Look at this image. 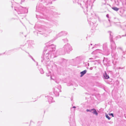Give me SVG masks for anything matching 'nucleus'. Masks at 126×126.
<instances>
[{"label":"nucleus","instance_id":"f257e3e1","mask_svg":"<svg viewBox=\"0 0 126 126\" xmlns=\"http://www.w3.org/2000/svg\"><path fill=\"white\" fill-rule=\"evenodd\" d=\"M104 76L106 79H108L109 78V76L107 74L106 72H105V73L104 74Z\"/></svg>","mask_w":126,"mask_h":126},{"label":"nucleus","instance_id":"f03ea898","mask_svg":"<svg viewBox=\"0 0 126 126\" xmlns=\"http://www.w3.org/2000/svg\"><path fill=\"white\" fill-rule=\"evenodd\" d=\"M86 72V70H84L82 72H80V74H81V75L80 76L81 77H82L84 75Z\"/></svg>","mask_w":126,"mask_h":126},{"label":"nucleus","instance_id":"7ed1b4c3","mask_svg":"<svg viewBox=\"0 0 126 126\" xmlns=\"http://www.w3.org/2000/svg\"><path fill=\"white\" fill-rule=\"evenodd\" d=\"M91 110L93 111V113L97 115L98 113L95 109H92Z\"/></svg>","mask_w":126,"mask_h":126},{"label":"nucleus","instance_id":"20e7f679","mask_svg":"<svg viewBox=\"0 0 126 126\" xmlns=\"http://www.w3.org/2000/svg\"><path fill=\"white\" fill-rule=\"evenodd\" d=\"M112 8L114 10H115L116 11H118L119 9V8L116 7H112Z\"/></svg>","mask_w":126,"mask_h":126},{"label":"nucleus","instance_id":"39448f33","mask_svg":"<svg viewBox=\"0 0 126 126\" xmlns=\"http://www.w3.org/2000/svg\"><path fill=\"white\" fill-rule=\"evenodd\" d=\"M106 118L108 119L109 120H110V118L108 116V114H106Z\"/></svg>","mask_w":126,"mask_h":126},{"label":"nucleus","instance_id":"423d86ee","mask_svg":"<svg viewBox=\"0 0 126 126\" xmlns=\"http://www.w3.org/2000/svg\"><path fill=\"white\" fill-rule=\"evenodd\" d=\"M109 115H112V117H114V116L113 115V113L109 114Z\"/></svg>","mask_w":126,"mask_h":126},{"label":"nucleus","instance_id":"0eeeda50","mask_svg":"<svg viewBox=\"0 0 126 126\" xmlns=\"http://www.w3.org/2000/svg\"><path fill=\"white\" fill-rule=\"evenodd\" d=\"M86 111L87 112H88V111H90V112H91V111H92V110H89L88 109Z\"/></svg>","mask_w":126,"mask_h":126},{"label":"nucleus","instance_id":"6e6552de","mask_svg":"<svg viewBox=\"0 0 126 126\" xmlns=\"http://www.w3.org/2000/svg\"><path fill=\"white\" fill-rule=\"evenodd\" d=\"M73 108H75V106H74L73 107Z\"/></svg>","mask_w":126,"mask_h":126}]
</instances>
